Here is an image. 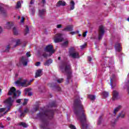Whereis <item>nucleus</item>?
<instances>
[{"label":"nucleus","mask_w":129,"mask_h":129,"mask_svg":"<svg viewBox=\"0 0 129 129\" xmlns=\"http://www.w3.org/2000/svg\"><path fill=\"white\" fill-rule=\"evenodd\" d=\"M114 48L117 52H120L121 51V46H120V43H116L115 44Z\"/></svg>","instance_id":"16"},{"label":"nucleus","mask_w":129,"mask_h":129,"mask_svg":"<svg viewBox=\"0 0 129 129\" xmlns=\"http://www.w3.org/2000/svg\"><path fill=\"white\" fill-rule=\"evenodd\" d=\"M91 60H92V58H91V57L89 56V57H88V61H89V62H91Z\"/></svg>","instance_id":"57"},{"label":"nucleus","mask_w":129,"mask_h":129,"mask_svg":"<svg viewBox=\"0 0 129 129\" xmlns=\"http://www.w3.org/2000/svg\"><path fill=\"white\" fill-rule=\"evenodd\" d=\"M120 108H121V106L119 105L114 109L113 113L114 114V116L116 115V113L119 111Z\"/></svg>","instance_id":"21"},{"label":"nucleus","mask_w":129,"mask_h":129,"mask_svg":"<svg viewBox=\"0 0 129 129\" xmlns=\"http://www.w3.org/2000/svg\"><path fill=\"white\" fill-rule=\"evenodd\" d=\"M22 7V4H21V2H17V5H16V9H20Z\"/></svg>","instance_id":"31"},{"label":"nucleus","mask_w":129,"mask_h":129,"mask_svg":"<svg viewBox=\"0 0 129 129\" xmlns=\"http://www.w3.org/2000/svg\"><path fill=\"white\" fill-rule=\"evenodd\" d=\"M70 34L71 35H75V34H76V32H74V31H72L70 33Z\"/></svg>","instance_id":"54"},{"label":"nucleus","mask_w":129,"mask_h":129,"mask_svg":"<svg viewBox=\"0 0 129 129\" xmlns=\"http://www.w3.org/2000/svg\"><path fill=\"white\" fill-rule=\"evenodd\" d=\"M44 51H46V52H48L50 55H52V54H54V53H55V49H54L53 45L51 44H49L46 46L44 48Z\"/></svg>","instance_id":"7"},{"label":"nucleus","mask_w":129,"mask_h":129,"mask_svg":"<svg viewBox=\"0 0 129 129\" xmlns=\"http://www.w3.org/2000/svg\"><path fill=\"white\" fill-rule=\"evenodd\" d=\"M13 95V98H16V97L18 96V94H17V89H16L14 87H12L8 93V95L9 96Z\"/></svg>","instance_id":"5"},{"label":"nucleus","mask_w":129,"mask_h":129,"mask_svg":"<svg viewBox=\"0 0 129 129\" xmlns=\"http://www.w3.org/2000/svg\"><path fill=\"white\" fill-rule=\"evenodd\" d=\"M57 104H56V101H53L49 103L48 105V107H56Z\"/></svg>","instance_id":"20"},{"label":"nucleus","mask_w":129,"mask_h":129,"mask_svg":"<svg viewBox=\"0 0 129 129\" xmlns=\"http://www.w3.org/2000/svg\"><path fill=\"white\" fill-rule=\"evenodd\" d=\"M127 90L128 91V94H129V86L127 87Z\"/></svg>","instance_id":"62"},{"label":"nucleus","mask_w":129,"mask_h":129,"mask_svg":"<svg viewBox=\"0 0 129 129\" xmlns=\"http://www.w3.org/2000/svg\"><path fill=\"white\" fill-rule=\"evenodd\" d=\"M23 112H24L25 113H28V112H29V109L28 108L25 109Z\"/></svg>","instance_id":"46"},{"label":"nucleus","mask_w":129,"mask_h":129,"mask_svg":"<svg viewBox=\"0 0 129 129\" xmlns=\"http://www.w3.org/2000/svg\"><path fill=\"white\" fill-rule=\"evenodd\" d=\"M41 3L43 5H45V4H46V0H42Z\"/></svg>","instance_id":"58"},{"label":"nucleus","mask_w":129,"mask_h":129,"mask_svg":"<svg viewBox=\"0 0 129 129\" xmlns=\"http://www.w3.org/2000/svg\"><path fill=\"white\" fill-rule=\"evenodd\" d=\"M124 112H121L119 113L118 115L117 116V119H119V118H124Z\"/></svg>","instance_id":"19"},{"label":"nucleus","mask_w":129,"mask_h":129,"mask_svg":"<svg viewBox=\"0 0 129 129\" xmlns=\"http://www.w3.org/2000/svg\"><path fill=\"white\" fill-rule=\"evenodd\" d=\"M87 45V44H86V43H85L83 45L80 46V48L82 50H83V49H84Z\"/></svg>","instance_id":"38"},{"label":"nucleus","mask_w":129,"mask_h":129,"mask_svg":"<svg viewBox=\"0 0 129 129\" xmlns=\"http://www.w3.org/2000/svg\"><path fill=\"white\" fill-rule=\"evenodd\" d=\"M19 112L21 113L20 115V117H24L26 115V113L24 112H22V110H20Z\"/></svg>","instance_id":"30"},{"label":"nucleus","mask_w":129,"mask_h":129,"mask_svg":"<svg viewBox=\"0 0 129 129\" xmlns=\"http://www.w3.org/2000/svg\"><path fill=\"white\" fill-rule=\"evenodd\" d=\"M113 83V80H112V79H110V85L111 86L112 88H114L113 86H112Z\"/></svg>","instance_id":"40"},{"label":"nucleus","mask_w":129,"mask_h":129,"mask_svg":"<svg viewBox=\"0 0 129 129\" xmlns=\"http://www.w3.org/2000/svg\"><path fill=\"white\" fill-rule=\"evenodd\" d=\"M38 109H39V107L37 106L35 108H34L35 111H38Z\"/></svg>","instance_id":"55"},{"label":"nucleus","mask_w":129,"mask_h":129,"mask_svg":"<svg viewBox=\"0 0 129 129\" xmlns=\"http://www.w3.org/2000/svg\"><path fill=\"white\" fill-rule=\"evenodd\" d=\"M63 80H64L63 79H59L58 80H57V82L58 83H62V82H63Z\"/></svg>","instance_id":"43"},{"label":"nucleus","mask_w":129,"mask_h":129,"mask_svg":"<svg viewBox=\"0 0 129 129\" xmlns=\"http://www.w3.org/2000/svg\"><path fill=\"white\" fill-rule=\"evenodd\" d=\"M28 101H29V99H24V101L23 103V105H26L28 104Z\"/></svg>","instance_id":"36"},{"label":"nucleus","mask_w":129,"mask_h":129,"mask_svg":"<svg viewBox=\"0 0 129 129\" xmlns=\"http://www.w3.org/2000/svg\"><path fill=\"white\" fill-rule=\"evenodd\" d=\"M54 110L48 109L43 110L42 112H39L37 114V117L39 118L43 124L40 125L41 129H49L46 127L49 124L48 119H52L54 117Z\"/></svg>","instance_id":"2"},{"label":"nucleus","mask_w":129,"mask_h":129,"mask_svg":"<svg viewBox=\"0 0 129 129\" xmlns=\"http://www.w3.org/2000/svg\"><path fill=\"white\" fill-rule=\"evenodd\" d=\"M88 98H89V99H90L92 101H94L95 100V96L93 95H88Z\"/></svg>","instance_id":"26"},{"label":"nucleus","mask_w":129,"mask_h":129,"mask_svg":"<svg viewBox=\"0 0 129 129\" xmlns=\"http://www.w3.org/2000/svg\"><path fill=\"white\" fill-rule=\"evenodd\" d=\"M45 12H46V10L42 9L41 10L39 11L38 16L40 18H43V15H45Z\"/></svg>","instance_id":"18"},{"label":"nucleus","mask_w":129,"mask_h":129,"mask_svg":"<svg viewBox=\"0 0 129 129\" xmlns=\"http://www.w3.org/2000/svg\"><path fill=\"white\" fill-rule=\"evenodd\" d=\"M35 10L33 9L32 10V15H33V16H34V15L35 14Z\"/></svg>","instance_id":"59"},{"label":"nucleus","mask_w":129,"mask_h":129,"mask_svg":"<svg viewBox=\"0 0 129 129\" xmlns=\"http://www.w3.org/2000/svg\"><path fill=\"white\" fill-rule=\"evenodd\" d=\"M16 99V98H13V97H9L5 101V103L7 104H8L9 106H12L13 105V102H14V99Z\"/></svg>","instance_id":"9"},{"label":"nucleus","mask_w":129,"mask_h":129,"mask_svg":"<svg viewBox=\"0 0 129 129\" xmlns=\"http://www.w3.org/2000/svg\"><path fill=\"white\" fill-rule=\"evenodd\" d=\"M54 88L56 90H57V91H61V88L58 86H54Z\"/></svg>","instance_id":"37"},{"label":"nucleus","mask_w":129,"mask_h":129,"mask_svg":"<svg viewBox=\"0 0 129 129\" xmlns=\"http://www.w3.org/2000/svg\"><path fill=\"white\" fill-rule=\"evenodd\" d=\"M70 128L71 129H76V127L75 126V125H73V124H71L70 125Z\"/></svg>","instance_id":"42"},{"label":"nucleus","mask_w":129,"mask_h":129,"mask_svg":"<svg viewBox=\"0 0 129 129\" xmlns=\"http://www.w3.org/2000/svg\"><path fill=\"white\" fill-rule=\"evenodd\" d=\"M3 32V29L1 27H0V34Z\"/></svg>","instance_id":"61"},{"label":"nucleus","mask_w":129,"mask_h":129,"mask_svg":"<svg viewBox=\"0 0 129 129\" xmlns=\"http://www.w3.org/2000/svg\"><path fill=\"white\" fill-rule=\"evenodd\" d=\"M10 49H11V47L10 46V45H8L6 47V50L4 52H9Z\"/></svg>","instance_id":"39"},{"label":"nucleus","mask_w":129,"mask_h":129,"mask_svg":"<svg viewBox=\"0 0 129 129\" xmlns=\"http://www.w3.org/2000/svg\"><path fill=\"white\" fill-rule=\"evenodd\" d=\"M20 44H21V41L20 40V39H18L16 41V44L14 46V48H16V47H17V46H19V45H20Z\"/></svg>","instance_id":"32"},{"label":"nucleus","mask_w":129,"mask_h":129,"mask_svg":"<svg viewBox=\"0 0 129 129\" xmlns=\"http://www.w3.org/2000/svg\"><path fill=\"white\" fill-rule=\"evenodd\" d=\"M62 31L65 32H72V31H73V26L68 25L64 28Z\"/></svg>","instance_id":"12"},{"label":"nucleus","mask_w":129,"mask_h":129,"mask_svg":"<svg viewBox=\"0 0 129 129\" xmlns=\"http://www.w3.org/2000/svg\"><path fill=\"white\" fill-rule=\"evenodd\" d=\"M56 6L57 8H59V7H65V6H66V2L60 0L57 3Z\"/></svg>","instance_id":"13"},{"label":"nucleus","mask_w":129,"mask_h":129,"mask_svg":"<svg viewBox=\"0 0 129 129\" xmlns=\"http://www.w3.org/2000/svg\"><path fill=\"white\" fill-rule=\"evenodd\" d=\"M74 113L81 123L82 129L87 128L88 125L87 124L86 114L84 112L83 105L78 95L77 96V98L74 101Z\"/></svg>","instance_id":"1"},{"label":"nucleus","mask_w":129,"mask_h":129,"mask_svg":"<svg viewBox=\"0 0 129 129\" xmlns=\"http://www.w3.org/2000/svg\"><path fill=\"white\" fill-rule=\"evenodd\" d=\"M57 28L60 29V28H62V25L61 24H58L57 25Z\"/></svg>","instance_id":"50"},{"label":"nucleus","mask_w":129,"mask_h":129,"mask_svg":"<svg viewBox=\"0 0 129 129\" xmlns=\"http://www.w3.org/2000/svg\"><path fill=\"white\" fill-rule=\"evenodd\" d=\"M0 12L1 15H3L4 17H7V10H5L4 8L0 6Z\"/></svg>","instance_id":"17"},{"label":"nucleus","mask_w":129,"mask_h":129,"mask_svg":"<svg viewBox=\"0 0 129 129\" xmlns=\"http://www.w3.org/2000/svg\"><path fill=\"white\" fill-rule=\"evenodd\" d=\"M34 4V3H33V0H31L30 1V5H33Z\"/></svg>","instance_id":"63"},{"label":"nucleus","mask_w":129,"mask_h":129,"mask_svg":"<svg viewBox=\"0 0 129 129\" xmlns=\"http://www.w3.org/2000/svg\"><path fill=\"white\" fill-rule=\"evenodd\" d=\"M63 41V38H62L61 34H58L56 35V38L54 39L55 43H59Z\"/></svg>","instance_id":"10"},{"label":"nucleus","mask_w":129,"mask_h":129,"mask_svg":"<svg viewBox=\"0 0 129 129\" xmlns=\"http://www.w3.org/2000/svg\"><path fill=\"white\" fill-rule=\"evenodd\" d=\"M75 33H76V34H79V31H77Z\"/></svg>","instance_id":"64"},{"label":"nucleus","mask_w":129,"mask_h":129,"mask_svg":"<svg viewBox=\"0 0 129 129\" xmlns=\"http://www.w3.org/2000/svg\"><path fill=\"white\" fill-rule=\"evenodd\" d=\"M51 54L49 53V55L48 54H47V53L46 52H43V53L42 54V56L44 58H48V57H49L50 56H51Z\"/></svg>","instance_id":"27"},{"label":"nucleus","mask_w":129,"mask_h":129,"mask_svg":"<svg viewBox=\"0 0 129 129\" xmlns=\"http://www.w3.org/2000/svg\"><path fill=\"white\" fill-rule=\"evenodd\" d=\"M32 95H33V93H32V92H29L28 96H32Z\"/></svg>","instance_id":"53"},{"label":"nucleus","mask_w":129,"mask_h":129,"mask_svg":"<svg viewBox=\"0 0 129 129\" xmlns=\"http://www.w3.org/2000/svg\"><path fill=\"white\" fill-rule=\"evenodd\" d=\"M21 99H17V100H16V102H17V103H21Z\"/></svg>","instance_id":"56"},{"label":"nucleus","mask_w":129,"mask_h":129,"mask_svg":"<svg viewBox=\"0 0 129 129\" xmlns=\"http://www.w3.org/2000/svg\"><path fill=\"white\" fill-rule=\"evenodd\" d=\"M23 79L22 78H19L18 79V80L16 82H15L16 84L17 85H21V86H22V87H28L29 85H31V82H33L32 80H30V81L27 84V82L28 81L27 80H24L23 82H21Z\"/></svg>","instance_id":"4"},{"label":"nucleus","mask_w":129,"mask_h":129,"mask_svg":"<svg viewBox=\"0 0 129 129\" xmlns=\"http://www.w3.org/2000/svg\"><path fill=\"white\" fill-rule=\"evenodd\" d=\"M17 93H18V94H19V96H20V95H21V91L18 90V91H17Z\"/></svg>","instance_id":"60"},{"label":"nucleus","mask_w":129,"mask_h":129,"mask_svg":"<svg viewBox=\"0 0 129 129\" xmlns=\"http://www.w3.org/2000/svg\"><path fill=\"white\" fill-rule=\"evenodd\" d=\"M7 26L8 27H10V28H12V27H13V26H14V24H13V23H10V22H8L7 23Z\"/></svg>","instance_id":"41"},{"label":"nucleus","mask_w":129,"mask_h":129,"mask_svg":"<svg viewBox=\"0 0 129 129\" xmlns=\"http://www.w3.org/2000/svg\"><path fill=\"white\" fill-rule=\"evenodd\" d=\"M101 121H102V116H100L98 120L97 124H101Z\"/></svg>","instance_id":"29"},{"label":"nucleus","mask_w":129,"mask_h":129,"mask_svg":"<svg viewBox=\"0 0 129 129\" xmlns=\"http://www.w3.org/2000/svg\"><path fill=\"white\" fill-rule=\"evenodd\" d=\"M26 56H27V57H31V54H30V52H27L26 53Z\"/></svg>","instance_id":"49"},{"label":"nucleus","mask_w":129,"mask_h":129,"mask_svg":"<svg viewBox=\"0 0 129 129\" xmlns=\"http://www.w3.org/2000/svg\"><path fill=\"white\" fill-rule=\"evenodd\" d=\"M31 90H32V89H31L30 88L25 89L24 91H25V95H27V94H28V93L30 92V91H31Z\"/></svg>","instance_id":"28"},{"label":"nucleus","mask_w":129,"mask_h":129,"mask_svg":"<svg viewBox=\"0 0 129 129\" xmlns=\"http://www.w3.org/2000/svg\"><path fill=\"white\" fill-rule=\"evenodd\" d=\"M69 44V42L68 41V40H67L66 41H64L63 43H62V46H68V44Z\"/></svg>","instance_id":"35"},{"label":"nucleus","mask_w":129,"mask_h":129,"mask_svg":"<svg viewBox=\"0 0 129 129\" xmlns=\"http://www.w3.org/2000/svg\"><path fill=\"white\" fill-rule=\"evenodd\" d=\"M105 32V30H104V27L102 25L100 26L99 28V40H101L102 39V37H103Z\"/></svg>","instance_id":"8"},{"label":"nucleus","mask_w":129,"mask_h":129,"mask_svg":"<svg viewBox=\"0 0 129 129\" xmlns=\"http://www.w3.org/2000/svg\"><path fill=\"white\" fill-rule=\"evenodd\" d=\"M21 62L22 63L23 66H27L28 65V58L22 56L20 59Z\"/></svg>","instance_id":"11"},{"label":"nucleus","mask_w":129,"mask_h":129,"mask_svg":"<svg viewBox=\"0 0 129 129\" xmlns=\"http://www.w3.org/2000/svg\"><path fill=\"white\" fill-rule=\"evenodd\" d=\"M0 127H1V128H4V127H5L4 125H3V123L2 122L0 123Z\"/></svg>","instance_id":"52"},{"label":"nucleus","mask_w":129,"mask_h":129,"mask_svg":"<svg viewBox=\"0 0 129 129\" xmlns=\"http://www.w3.org/2000/svg\"><path fill=\"white\" fill-rule=\"evenodd\" d=\"M24 21H25V18L24 17H22L21 20V23H24Z\"/></svg>","instance_id":"51"},{"label":"nucleus","mask_w":129,"mask_h":129,"mask_svg":"<svg viewBox=\"0 0 129 129\" xmlns=\"http://www.w3.org/2000/svg\"><path fill=\"white\" fill-rule=\"evenodd\" d=\"M5 110H6L5 108H0V113H1V112H4V111H5Z\"/></svg>","instance_id":"44"},{"label":"nucleus","mask_w":129,"mask_h":129,"mask_svg":"<svg viewBox=\"0 0 129 129\" xmlns=\"http://www.w3.org/2000/svg\"><path fill=\"white\" fill-rule=\"evenodd\" d=\"M43 71V70L39 69L36 71L35 73V78H38V77H41L42 76V72Z\"/></svg>","instance_id":"15"},{"label":"nucleus","mask_w":129,"mask_h":129,"mask_svg":"<svg viewBox=\"0 0 129 129\" xmlns=\"http://www.w3.org/2000/svg\"><path fill=\"white\" fill-rule=\"evenodd\" d=\"M69 54L70 56L72 57V58H76L78 56H79V53L78 52L75 51V49L73 47H71L69 49Z\"/></svg>","instance_id":"6"},{"label":"nucleus","mask_w":129,"mask_h":129,"mask_svg":"<svg viewBox=\"0 0 129 129\" xmlns=\"http://www.w3.org/2000/svg\"><path fill=\"white\" fill-rule=\"evenodd\" d=\"M59 68L62 72L67 73V81L66 84L70 83V80L72 78V69L71 63L69 61H64L62 62L59 66Z\"/></svg>","instance_id":"3"},{"label":"nucleus","mask_w":129,"mask_h":129,"mask_svg":"<svg viewBox=\"0 0 129 129\" xmlns=\"http://www.w3.org/2000/svg\"><path fill=\"white\" fill-rule=\"evenodd\" d=\"M87 34V31H85L83 34V36L85 38L86 37V35Z\"/></svg>","instance_id":"47"},{"label":"nucleus","mask_w":129,"mask_h":129,"mask_svg":"<svg viewBox=\"0 0 129 129\" xmlns=\"http://www.w3.org/2000/svg\"><path fill=\"white\" fill-rule=\"evenodd\" d=\"M19 124L20 126H23V127L26 128L28 127V124L24 122H21Z\"/></svg>","instance_id":"24"},{"label":"nucleus","mask_w":129,"mask_h":129,"mask_svg":"<svg viewBox=\"0 0 129 129\" xmlns=\"http://www.w3.org/2000/svg\"><path fill=\"white\" fill-rule=\"evenodd\" d=\"M75 3L74 2V1H72L71 2V8H70L71 11L73 10V9L75 8Z\"/></svg>","instance_id":"23"},{"label":"nucleus","mask_w":129,"mask_h":129,"mask_svg":"<svg viewBox=\"0 0 129 129\" xmlns=\"http://www.w3.org/2000/svg\"><path fill=\"white\" fill-rule=\"evenodd\" d=\"M102 93H103V96H104V97L105 98L107 97V96H108V92H104Z\"/></svg>","instance_id":"34"},{"label":"nucleus","mask_w":129,"mask_h":129,"mask_svg":"<svg viewBox=\"0 0 129 129\" xmlns=\"http://www.w3.org/2000/svg\"><path fill=\"white\" fill-rule=\"evenodd\" d=\"M29 32H30V28H29V27H28V26L26 25V28L25 29V33H24L25 36H26L27 34H29Z\"/></svg>","instance_id":"25"},{"label":"nucleus","mask_w":129,"mask_h":129,"mask_svg":"<svg viewBox=\"0 0 129 129\" xmlns=\"http://www.w3.org/2000/svg\"><path fill=\"white\" fill-rule=\"evenodd\" d=\"M111 123H114V124H115V123H116V119H114V120H113V121H111Z\"/></svg>","instance_id":"48"},{"label":"nucleus","mask_w":129,"mask_h":129,"mask_svg":"<svg viewBox=\"0 0 129 129\" xmlns=\"http://www.w3.org/2000/svg\"><path fill=\"white\" fill-rule=\"evenodd\" d=\"M113 97L112 98V100H116L117 99V97L118 96V92H117L116 90H114L113 91Z\"/></svg>","instance_id":"14"},{"label":"nucleus","mask_w":129,"mask_h":129,"mask_svg":"<svg viewBox=\"0 0 129 129\" xmlns=\"http://www.w3.org/2000/svg\"><path fill=\"white\" fill-rule=\"evenodd\" d=\"M13 33L15 35H18V31L17 30V28H16V27H14L13 28Z\"/></svg>","instance_id":"33"},{"label":"nucleus","mask_w":129,"mask_h":129,"mask_svg":"<svg viewBox=\"0 0 129 129\" xmlns=\"http://www.w3.org/2000/svg\"><path fill=\"white\" fill-rule=\"evenodd\" d=\"M41 65V62L40 61H38L35 63V66H40Z\"/></svg>","instance_id":"45"},{"label":"nucleus","mask_w":129,"mask_h":129,"mask_svg":"<svg viewBox=\"0 0 129 129\" xmlns=\"http://www.w3.org/2000/svg\"><path fill=\"white\" fill-rule=\"evenodd\" d=\"M53 60L51 59H49L48 60H46L45 62L44 63V66H50V64L52 63Z\"/></svg>","instance_id":"22"}]
</instances>
